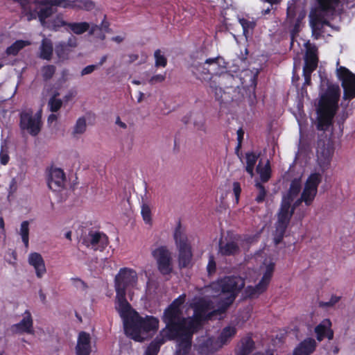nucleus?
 Here are the masks:
<instances>
[{"label": "nucleus", "instance_id": "obj_59", "mask_svg": "<svg viewBox=\"0 0 355 355\" xmlns=\"http://www.w3.org/2000/svg\"><path fill=\"white\" fill-rule=\"evenodd\" d=\"M166 76L162 74H158L153 76L149 80V83L151 85H154L158 83H162L165 80Z\"/></svg>", "mask_w": 355, "mask_h": 355}, {"label": "nucleus", "instance_id": "obj_11", "mask_svg": "<svg viewBox=\"0 0 355 355\" xmlns=\"http://www.w3.org/2000/svg\"><path fill=\"white\" fill-rule=\"evenodd\" d=\"M35 8L33 12L31 14L28 20L38 18L42 26H46V19L50 17L55 12L54 4L49 1L46 0H33Z\"/></svg>", "mask_w": 355, "mask_h": 355}, {"label": "nucleus", "instance_id": "obj_23", "mask_svg": "<svg viewBox=\"0 0 355 355\" xmlns=\"http://www.w3.org/2000/svg\"><path fill=\"white\" fill-rule=\"evenodd\" d=\"M331 325V321L329 319H325L315 328L318 340L321 341L325 337L329 340L333 339L334 332L330 328Z\"/></svg>", "mask_w": 355, "mask_h": 355}, {"label": "nucleus", "instance_id": "obj_40", "mask_svg": "<svg viewBox=\"0 0 355 355\" xmlns=\"http://www.w3.org/2000/svg\"><path fill=\"white\" fill-rule=\"evenodd\" d=\"M59 96L58 92H55L53 95L49 98L48 102V106L49 110L52 112H55L58 111L62 105V101L60 98H58Z\"/></svg>", "mask_w": 355, "mask_h": 355}, {"label": "nucleus", "instance_id": "obj_51", "mask_svg": "<svg viewBox=\"0 0 355 355\" xmlns=\"http://www.w3.org/2000/svg\"><path fill=\"white\" fill-rule=\"evenodd\" d=\"M297 15V7L294 4L289 5L287 8V22L289 24H293V20Z\"/></svg>", "mask_w": 355, "mask_h": 355}, {"label": "nucleus", "instance_id": "obj_30", "mask_svg": "<svg viewBox=\"0 0 355 355\" xmlns=\"http://www.w3.org/2000/svg\"><path fill=\"white\" fill-rule=\"evenodd\" d=\"M254 187V200L257 203H262L265 202L268 194V189H266L264 185L261 182H259V180H256Z\"/></svg>", "mask_w": 355, "mask_h": 355}, {"label": "nucleus", "instance_id": "obj_58", "mask_svg": "<svg viewBox=\"0 0 355 355\" xmlns=\"http://www.w3.org/2000/svg\"><path fill=\"white\" fill-rule=\"evenodd\" d=\"M193 124L197 130L205 131V120L202 116H200L198 119L195 120Z\"/></svg>", "mask_w": 355, "mask_h": 355}, {"label": "nucleus", "instance_id": "obj_16", "mask_svg": "<svg viewBox=\"0 0 355 355\" xmlns=\"http://www.w3.org/2000/svg\"><path fill=\"white\" fill-rule=\"evenodd\" d=\"M302 202H304V200H302V196H301L300 198H298L297 200H295L293 202L292 206H291V205H290L288 210L290 211H292V214L289 216L288 221L285 222V223L281 224L279 223V211L277 212V219L275 223V232L273 234L274 235V243L275 245H278L282 241L283 238L285 235L286 230L290 223L291 217L294 214L295 209L297 207H298Z\"/></svg>", "mask_w": 355, "mask_h": 355}, {"label": "nucleus", "instance_id": "obj_61", "mask_svg": "<svg viewBox=\"0 0 355 355\" xmlns=\"http://www.w3.org/2000/svg\"><path fill=\"white\" fill-rule=\"evenodd\" d=\"M233 191L235 196L236 201L238 202L239 199V196L241 191L240 184L237 182H234L233 183Z\"/></svg>", "mask_w": 355, "mask_h": 355}, {"label": "nucleus", "instance_id": "obj_41", "mask_svg": "<svg viewBox=\"0 0 355 355\" xmlns=\"http://www.w3.org/2000/svg\"><path fill=\"white\" fill-rule=\"evenodd\" d=\"M205 64H207L209 69H216V71L219 67H226L225 62L224 59L220 56H218L214 58L207 59L205 62Z\"/></svg>", "mask_w": 355, "mask_h": 355}, {"label": "nucleus", "instance_id": "obj_15", "mask_svg": "<svg viewBox=\"0 0 355 355\" xmlns=\"http://www.w3.org/2000/svg\"><path fill=\"white\" fill-rule=\"evenodd\" d=\"M274 268L275 264L273 263H270L266 266V272H264L259 283L254 287L248 286L245 288V293L246 297L250 298H256L266 290L272 277Z\"/></svg>", "mask_w": 355, "mask_h": 355}, {"label": "nucleus", "instance_id": "obj_52", "mask_svg": "<svg viewBox=\"0 0 355 355\" xmlns=\"http://www.w3.org/2000/svg\"><path fill=\"white\" fill-rule=\"evenodd\" d=\"M213 340L211 338H207L203 343L199 345V350L201 353H209L213 349L211 347Z\"/></svg>", "mask_w": 355, "mask_h": 355}, {"label": "nucleus", "instance_id": "obj_18", "mask_svg": "<svg viewBox=\"0 0 355 355\" xmlns=\"http://www.w3.org/2000/svg\"><path fill=\"white\" fill-rule=\"evenodd\" d=\"M11 331L15 334H33V318L29 311H26L22 320L17 324L11 327Z\"/></svg>", "mask_w": 355, "mask_h": 355}, {"label": "nucleus", "instance_id": "obj_63", "mask_svg": "<svg viewBox=\"0 0 355 355\" xmlns=\"http://www.w3.org/2000/svg\"><path fill=\"white\" fill-rule=\"evenodd\" d=\"M101 31V27L99 25L92 24L90 25V28L89 29V34L92 35H95L97 31Z\"/></svg>", "mask_w": 355, "mask_h": 355}, {"label": "nucleus", "instance_id": "obj_10", "mask_svg": "<svg viewBox=\"0 0 355 355\" xmlns=\"http://www.w3.org/2000/svg\"><path fill=\"white\" fill-rule=\"evenodd\" d=\"M318 58L317 55V49L315 46H310L307 49L304 58V65L303 67V76L304 83L302 87V94L306 93V85H311V76L312 72L317 68Z\"/></svg>", "mask_w": 355, "mask_h": 355}, {"label": "nucleus", "instance_id": "obj_6", "mask_svg": "<svg viewBox=\"0 0 355 355\" xmlns=\"http://www.w3.org/2000/svg\"><path fill=\"white\" fill-rule=\"evenodd\" d=\"M334 152V145L329 139L325 137L318 140L316 148L317 163L322 172L329 168Z\"/></svg>", "mask_w": 355, "mask_h": 355}, {"label": "nucleus", "instance_id": "obj_36", "mask_svg": "<svg viewBox=\"0 0 355 355\" xmlns=\"http://www.w3.org/2000/svg\"><path fill=\"white\" fill-rule=\"evenodd\" d=\"M28 44L29 42L27 41L17 40L11 46L6 49V53L8 55H16L21 49Z\"/></svg>", "mask_w": 355, "mask_h": 355}, {"label": "nucleus", "instance_id": "obj_26", "mask_svg": "<svg viewBox=\"0 0 355 355\" xmlns=\"http://www.w3.org/2000/svg\"><path fill=\"white\" fill-rule=\"evenodd\" d=\"M205 65V63L193 64L190 67V71L197 79L207 80L209 75L216 72V69H209Z\"/></svg>", "mask_w": 355, "mask_h": 355}, {"label": "nucleus", "instance_id": "obj_38", "mask_svg": "<svg viewBox=\"0 0 355 355\" xmlns=\"http://www.w3.org/2000/svg\"><path fill=\"white\" fill-rule=\"evenodd\" d=\"M257 171L260 175L259 182L261 183L268 182L270 178V167L269 162L267 161V163L264 166H261L259 163L257 167Z\"/></svg>", "mask_w": 355, "mask_h": 355}, {"label": "nucleus", "instance_id": "obj_56", "mask_svg": "<svg viewBox=\"0 0 355 355\" xmlns=\"http://www.w3.org/2000/svg\"><path fill=\"white\" fill-rule=\"evenodd\" d=\"M71 281L74 286H76L78 289H81L83 291L85 290L87 288V284L82 279L79 278H72Z\"/></svg>", "mask_w": 355, "mask_h": 355}, {"label": "nucleus", "instance_id": "obj_2", "mask_svg": "<svg viewBox=\"0 0 355 355\" xmlns=\"http://www.w3.org/2000/svg\"><path fill=\"white\" fill-rule=\"evenodd\" d=\"M137 282V275L135 270L127 268L119 270L114 279L116 309L123 319L125 334L135 340L143 341L149 331L157 329L159 320L153 316L140 317L126 300V291L134 287Z\"/></svg>", "mask_w": 355, "mask_h": 355}, {"label": "nucleus", "instance_id": "obj_31", "mask_svg": "<svg viewBox=\"0 0 355 355\" xmlns=\"http://www.w3.org/2000/svg\"><path fill=\"white\" fill-rule=\"evenodd\" d=\"M69 22L66 21L64 19L63 15L61 14H59L55 16V18H53L50 22L46 23V27L47 28L58 31L61 27L68 28Z\"/></svg>", "mask_w": 355, "mask_h": 355}, {"label": "nucleus", "instance_id": "obj_7", "mask_svg": "<svg viewBox=\"0 0 355 355\" xmlns=\"http://www.w3.org/2000/svg\"><path fill=\"white\" fill-rule=\"evenodd\" d=\"M80 242L87 248L94 250L103 251L108 245V237L103 232L89 230L82 234Z\"/></svg>", "mask_w": 355, "mask_h": 355}, {"label": "nucleus", "instance_id": "obj_12", "mask_svg": "<svg viewBox=\"0 0 355 355\" xmlns=\"http://www.w3.org/2000/svg\"><path fill=\"white\" fill-rule=\"evenodd\" d=\"M322 181V175L320 173H314L310 175L306 180L304 188L301 194L302 200L306 206L312 204L318 192V187Z\"/></svg>", "mask_w": 355, "mask_h": 355}, {"label": "nucleus", "instance_id": "obj_45", "mask_svg": "<svg viewBox=\"0 0 355 355\" xmlns=\"http://www.w3.org/2000/svg\"><path fill=\"white\" fill-rule=\"evenodd\" d=\"M55 72V67L51 64L44 66L42 68V75L44 80H50Z\"/></svg>", "mask_w": 355, "mask_h": 355}, {"label": "nucleus", "instance_id": "obj_53", "mask_svg": "<svg viewBox=\"0 0 355 355\" xmlns=\"http://www.w3.org/2000/svg\"><path fill=\"white\" fill-rule=\"evenodd\" d=\"M305 16L306 12L304 11H302L297 15L296 20H293V24H292L293 25V32L297 33L299 31L301 21L305 17Z\"/></svg>", "mask_w": 355, "mask_h": 355}, {"label": "nucleus", "instance_id": "obj_4", "mask_svg": "<svg viewBox=\"0 0 355 355\" xmlns=\"http://www.w3.org/2000/svg\"><path fill=\"white\" fill-rule=\"evenodd\" d=\"M245 286V280L239 276H227L209 286L213 297H220L222 307L225 309L233 303Z\"/></svg>", "mask_w": 355, "mask_h": 355}, {"label": "nucleus", "instance_id": "obj_5", "mask_svg": "<svg viewBox=\"0 0 355 355\" xmlns=\"http://www.w3.org/2000/svg\"><path fill=\"white\" fill-rule=\"evenodd\" d=\"M301 189V178H297L293 180L287 193L283 196L282 200L279 209V223L283 224L288 221L289 216L292 214V211H290L288 208L294 199L298 196Z\"/></svg>", "mask_w": 355, "mask_h": 355}, {"label": "nucleus", "instance_id": "obj_8", "mask_svg": "<svg viewBox=\"0 0 355 355\" xmlns=\"http://www.w3.org/2000/svg\"><path fill=\"white\" fill-rule=\"evenodd\" d=\"M42 110L35 114L31 110H26L20 114V127L22 130H26L32 136H37L42 126Z\"/></svg>", "mask_w": 355, "mask_h": 355}, {"label": "nucleus", "instance_id": "obj_43", "mask_svg": "<svg viewBox=\"0 0 355 355\" xmlns=\"http://www.w3.org/2000/svg\"><path fill=\"white\" fill-rule=\"evenodd\" d=\"M17 3H19V5L21 7L23 13L26 15L28 17H31V14L33 13V9L32 8V3H33V1L31 0H16Z\"/></svg>", "mask_w": 355, "mask_h": 355}, {"label": "nucleus", "instance_id": "obj_47", "mask_svg": "<svg viewBox=\"0 0 355 355\" xmlns=\"http://www.w3.org/2000/svg\"><path fill=\"white\" fill-rule=\"evenodd\" d=\"M8 156V147L7 146V143L6 141L2 142L1 144V149L0 152V162L3 165H6L8 164L9 161Z\"/></svg>", "mask_w": 355, "mask_h": 355}, {"label": "nucleus", "instance_id": "obj_48", "mask_svg": "<svg viewBox=\"0 0 355 355\" xmlns=\"http://www.w3.org/2000/svg\"><path fill=\"white\" fill-rule=\"evenodd\" d=\"M155 59V67H166L167 64V60L164 55L161 54V51L157 49L155 51L154 53Z\"/></svg>", "mask_w": 355, "mask_h": 355}, {"label": "nucleus", "instance_id": "obj_34", "mask_svg": "<svg viewBox=\"0 0 355 355\" xmlns=\"http://www.w3.org/2000/svg\"><path fill=\"white\" fill-rule=\"evenodd\" d=\"M64 42H60L56 44L55 52L60 60H64L69 58V55L71 52Z\"/></svg>", "mask_w": 355, "mask_h": 355}, {"label": "nucleus", "instance_id": "obj_57", "mask_svg": "<svg viewBox=\"0 0 355 355\" xmlns=\"http://www.w3.org/2000/svg\"><path fill=\"white\" fill-rule=\"evenodd\" d=\"M98 67V65L91 64L83 68L80 72L81 76L90 74Z\"/></svg>", "mask_w": 355, "mask_h": 355}, {"label": "nucleus", "instance_id": "obj_44", "mask_svg": "<svg viewBox=\"0 0 355 355\" xmlns=\"http://www.w3.org/2000/svg\"><path fill=\"white\" fill-rule=\"evenodd\" d=\"M29 223L28 221H23L21 224L20 235L22 239V241L24 243L25 247H28V235H29Z\"/></svg>", "mask_w": 355, "mask_h": 355}, {"label": "nucleus", "instance_id": "obj_29", "mask_svg": "<svg viewBox=\"0 0 355 355\" xmlns=\"http://www.w3.org/2000/svg\"><path fill=\"white\" fill-rule=\"evenodd\" d=\"M89 28L90 24L86 21L69 22L68 28H66V31L76 35H81L88 31Z\"/></svg>", "mask_w": 355, "mask_h": 355}, {"label": "nucleus", "instance_id": "obj_20", "mask_svg": "<svg viewBox=\"0 0 355 355\" xmlns=\"http://www.w3.org/2000/svg\"><path fill=\"white\" fill-rule=\"evenodd\" d=\"M65 175L60 168H51L48 178V186L50 189L56 191L64 187Z\"/></svg>", "mask_w": 355, "mask_h": 355}, {"label": "nucleus", "instance_id": "obj_22", "mask_svg": "<svg viewBox=\"0 0 355 355\" xmlns=\"http://www.w3.org/2000/svg\"><path fill=\"white\" fill-rule=\"evenodd\" d=\"M178 250V263L180 268L189 267L191 263L193 254L189 245L177 247Z\"/></svg>", "mask_w": 355, "mask_h": 355}, {"label": "nucleus", "instance_id": "obj_54", "mask_svg": "<svg viewBox=\"0 0 355 355\" xmlns=\"http://www.w3.org/2000/svg\"><path fill=\"white\" fill-rule=\"evenodd\" d=\"M216 264L213 255H210L209 258V263L207 266V270L209 275H211L216 272Z\"/></svg>", "mask_w": 355, "mask_h": 355}, {"label": "nucleus", "instance_id": "obj_49", "mask_svg": "<svg viewBox=\"0 0 355 355\" xmlns=\"http://www.w3.org/2000/svg\"><path fill=\"white\" fill-rule=\"evenodd\" d=\"M319 3L320 8L322 10H331L334 9V4H336L338 0H315Z\"/></svg>", "mask_w": 355, "mask_h": 355}, {"label": "nucleus", "instance_id": "obj_55", "mask_svg": "<svg viewBox=\"0 0 355 355\" xmlns=\"http://www.w3.org/2000/svg\"><path fill=\"white\" fill-rule=\"evenodd\" d=\"M340 300V297L334 295L331 297L330 300L329 302H320V306L321 307H328V306H332L335 304H336Z\"/></svg>", "mask_w": 355, "mask_h": 355}, {"label": "nucleus", "instance_id": "obj_9", "mask_svg": "<svg viewBox=\"0 0 355 355\" xmlns=\"http://www.w3.org/2000/svg\"><path fill=\"white\" fill-rule=\"evenodd\" d=\"M236 85H240L239 78L228 72L211 76L209 83V87L214 96L217 91L229 90L231 87H235Z\"/></svg>", "mask_w": 355, "mask_h": 355}, {"label": "nucleus", "instance_id": "obj_50", "mask_svg": "<svg viewBox=\"0 0 355 355\" xmlns=\"http://www.w3.org/2000/svg\"><path fill=\"white\" fill-rule=\"evenodd\" d=\"M141 215L145 223L150 224L151 210L150 207L146 203H143L141 205Z\"/></svg>", "mask_w": 355, "mask_h": 355}, {"label": "nucleus", "instance_id": "obj_46", "mask_svg": "<svg viewBox=\"0 0 355 355\" xmlns=\"http://www.w3.org/2000/svg\"><path fill=\"white\" fill-rule=\"evenodd\" d=\"M239 23L243 27V34L247 37L250 30H253L256 26L254 21H248L244 18L239 19Z\"/></svg>", "mask_w": 355, "mask_h": 355}, {"label": "nucleus", "instance_id": "obj_14", "mask_svg": "<svg viewBox=\"0 0 355 355\" xmlns=\"http://www.w3.org/2000/svg\"><path fill=\"white\" fill-rule=\"evenodd\" d=\"M337 75L342 81L344 89L343 98L345 100H350L355 97V75L343 67L337 69Z\"/></svg>", "mask_w": 355, "mask_h": 355}, {"label": "nucleus", "instance_id": "obj_42", "mask_svg": "<svg viewBox=\"0 0 355 355\" xmlns=\"http://www.w3.org/2000/svg\"><path fill=\"white\" fill-rule=\"evenodd\" d=\"M86 128L87 123L85 119L83 117L79 118L73 127V130L72 132L73 136L76 137L78 135L83 134L85 132Z\"/></svg>", "mask_w": 355, "mask_h": 355}, {"label": "nucleus", "instance_id": "obj_1", "mask_svg": "<svg viewBox=\"0 0 355 355\" xmlns=\"http://www.w3.org/2000/svg\"><path fill=\"white\" fill-rule=\"evenodd\" d=\"M184 295L180 296L165 309L162 320L166 327L150 343L145 355H157L160 346L166 340L177 341L175 355L189 354L193 335L197 331L199 324L192 318L184 317L181 306L184 302Z\"/></svg>", "mask_w": 355, "mask_h": 355}, {"label": "nucleus", "instance_id": "obj_35", "mask_svg": "<svg viewBox=\"0 0 355 355\" xmlns=\"http://www.w3.org/2000/svg\"><path fill=\"white\" fill-rule=\"evenodd\" d=\"M254 347V343L250 338H246L241 341V346L236 355H248Z\"/></svg>", "mask_w": 355, "mask_h": 355}, {"label": "nucleus", "instance_id": "obj_28", "mask_svg": "<svg viewBox=\"0 0 355 355\" xmlns=\"http://www.w3.org/2000/svg\"><path fill=\"white\" fill-rule=\"evenodd\" d=\"M173 238L177 247L189 245L184 228L182 227L180 221L175 229Z\"/></svg>", "mask_w": 355, "mask_h": 355}, {"label": "nucleus", "instance_id": "obj_64", "mask_svg": "<svg viewBox=\"0 0 355 355\" xmlns=\"http://www.w3.org/2000/svg\"><path fill=\"white\" fill-rule=\"evenodd\" d=\"M10 189L11 192H14L17 190V181L15 178L12 179L10 182Z\"/></svg>", "mask_w": 355, "mask_h": 355}, {"label": "nucleus", "instance_id": "obj_3", "mask_svg": "<svg viewBox=\"0 0 355 355\" xmlns=\"http://www.w3.org/2000/svg\"><path fill=\"white\" fill-rule=\"evenodd\" d=\"M327 88L320 94L317 108L319 114L317 128L320 130H327L332 125L333 119L338 108L340 89L338 85L327 81Z\"/></svg>", "mask_w": 355, "mask_h": 355}, {"label": "nucleus", "instance_id": "obj_13", "mask_svg": "<svg viewBox=\"0 0 355 355\" xmlns=\"http://www.w3.org/2000/svg\"><path fill=\"white\" fill-rule=\"evenodd\" d=\"M152 255L156 260L158 269L163 275L172 272L171 254L166 246H160L152 252Z\"/></svg>", "mask_w": 355, "mask_h": 355}, {"label": "nucleus", "instance_id": "obj_19", "mask_svg": "<svg viewBox=\"0 0 355 355\" xmlns=\"http://www.w3.org/2000/svg\"><path fill=\"white\" fill-rule=\"evenodd\" d=\"M317 4L318 7L315 9V10H312L309 15L310 25L313 33L318 28L317 24L318 23H321L322 25L330 26V22L324 19V16L329 12H333L335 10V4H334V9L331 10H322L320 8L319 3L318 2Z\"/></svg>", "mask_w": 355, "mask_h": 355}, {"label": "nucleus", "instance_id": "obj_17", "mask_svg": "<svg viewBox=\"0 0 355 355\" xmlns=\"http://www.w3.org/2000/svg\"><path fill=\"white\" fill-rule=\"evenodd\" d=\"M239 85L231 87L229 90H219L216 92L215 98L221 103L241 101L243 98Z\"/></svg>", "mask_w": 355, "mask_h": 355}, {"label": "nucleus", "instance_id": "obj_37", "mask_svg": "<svg viewBox=\"0 0 355 355\" xmlns=\"http://www.w3.org/2000/svg\"><path fill=\"white\" fill-rule=\"evenodd\" d=\"M94 3L90 0H73V10H84L89 11L94 9Z\"/></svg>", "mask_w": 355, "mask_h": 355}, {"label": "nucleus", "instance_id": "obj_24", "mask_svg": "<svg viewBox=\"0 0 355 355\" xmlns=\"http://www.w3.org/2000/svg\"><path fill=\"white\" fill-rule=\"evenodd\" d=\"M28 263L34 267L37 277L41 278L46 272L44 261L40 254L31 253L28 257Z\"/></svg>", "mask_w": 355, "mask_h": 355}, {"label": "nucleus", "instance_id": "obj_60", "mask_svg": "<svg viewBox=\"0 0 355 355\" xmlns=\"http://www.w3.org/2000/svg\"><path fill=\"white\" fill-rule=\"evenodd\" d=\"M65 45H67V46L72 50V49L76 48L78 45L77 38L73 35H71L67 42H65Z\"/></svg>", "mask_w": 355, "mask_h": 355}, {"label": "nucleus", "instance_id": "obj_39", "mask_svg": "<svg viewBox=\"0 0 355 355\" xmlns=\"http://www.w3.org/2000/svg\"><path fill=\"white\" fill-rule=\"evenodd\" d=\"M246 166L245 171L250 175L251 177L254 175V167L257 161L258 156L254 153H246Z\"/></svg>", "mask_w": 355, "mask_h": 355}, {"label": "nucleus", "instance_id": "obj_21", "mask_svg": "<svg viewBox=\"0 0 355 355\" xmlns=\"http://www.w3.org/2000/svg\"><path fill=\"white\" fill-rule=\"evenodd\" d=\"M90 335L85 331L79 334L78 343L76 346V353L78 355H89L91 352Z\"/></svg>", "mask_w": 355, "mask_h": 355}, {"label": "nucleus", "instance_id": "obj_32", "mask_svg": "<svg viewBox=\"0 0 355 355\" xmlns=\"http://www.w3.org/2000/svg\"><path fill=\"white\" fill-rule=\"evenodd\" d=\"M236 333V329L234 327H225L218 338V341L220 344V347L223 345H226L230 340L234 336Z\"/></svg>", "mask_w": 355, "mask_h": 355}, {"label": "nucleus", "instance_id": "obj_25", "mask_svg": "<svg viewBox=\"0 0 355 355\" xmlns=\"http://www.w3.org/2000/svg\"><path fill=\"white\" fill-rule=\"evenodd\" d=\"M240 248L235 241H219V253L223 256H232L239 253Z\"/></svg>", "mask_w": 355, "mask_h": 355}, {"label": "nucleus", "instance_id": "obj_62", "mask_svg": "<svg viewBox=\"0 0 355 355\" xmlns=\"http://www.w3.org/2000/svg\"><path fill=\"white\" fill-rule=\"evenodd\" d=\"M236 133H237V140H238V145H237L236 149H239L241 146V143H242V141L243 139L244 131L243 130L242 128H239L237 130Z\"/></svg>", "mask_w": 355, "mask_h": 355}, {"label": "nucleus", "instance_id": "obj_33", "mask_svg": "<svg viewBox=\"0 0 355 355\" xmlns=\"http://www.w3.org/2000/svg\"><path fill=\"white\" fill-rule=\"evenodd\" d=\"M40 58L49 60L53 54V44L51 40L44 39L40 46Z\"/></svg>", "mask_w": 355, "mask_h": 355}, {"label": "nucleus", "instance_id": "obj_27", "mask_svg": "<svg viewBox=\"0 0 355 355\" xmlns=\"http://www.w3.org/2000/svg\"><path fill=\"white\" fill-rule=\"evenodd\" d=\"M316 343L313 338H307L295 349L293 355H309L315 348Z\"/></svg>", "mask_w": 355, "mask_h": 355}]
</instances>
